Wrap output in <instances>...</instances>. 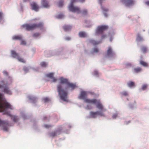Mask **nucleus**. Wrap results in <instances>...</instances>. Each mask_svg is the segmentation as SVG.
Returning a JSON list of instances; mask_svg holds the SVG:
<instances>
[{
	"label": "nucleus",
	"mask_w": 149,
	"mask_h": 149,
	"mask_svg": "<svg viewBox=\"0 0 149 149\" xmlns=\"http://www.w3.org/2000/svg\"><path fill=\"white\" fill-rule=\"evenodd\" d=\"M67 89V88H66L65 89L63 88L61 84H58L57 86V90L60 98L63 101L65 102H68L67 98L68 93L66 91Z\"/></svg>",
	"instance_id": "obj_2"
},
{
	"label": "nucleus",
	"mask_w": 149,
	"mask_h": 149,
	"mask_svg": "<svg viewBox=\"0 0 149 149\" xmlns=\"http://www.w3.org/2000/svg\"><path fill=\"white\" fill-rule=\"evenodd\" d=\"M140 64L145 67H147L148 66V64L144 61L141 60L139 61Z\"/></svg>",
	"instance_id": "obj_22"
},
{
	"label": "nucleus",
	"mask_w": 149,
	"mask_h": 149,
	"mask_svg": "<svg viewBox=\"0 0 149 149\" xmlns=\"http://www.w3.org/2000/svg\"><path fill=\"white\" fill-rule=\"evenodd\" d=\"M147 87V86L146 85H144L142 86L141 89L142 90H144Z\"/></svg>",
	"instance_id": "obj_39"
},
{
	"label": "nucleus",
	"mask_w": 149,
	"mask_h": 149,
	"mask_svg": "<svg viewBox=\"0 0 149 149\" xmlns=\"http://www.w3.org/2000/svg\"><path fill=\"white\" fill-rule=\"evenodd\" d=\"M108 28V26L106 25H104L98 26L96 30V34L97 35L102 34L103 31L107 30Z\"/></svg>",
	"instance_id": "obj_7"
},
{
	"label": "nucleus",
	"mask_w": 149,
	"mask_h": 149,
	"mask_svg": "<svg viewBox=\"0 0 149 149\" xmlns=\"http://www.w3.org/2000/svg\"><path fill=\"white\" fill-rule=\"evenodd\" d=\"M33 100H36V98H34V97H33ZM31 100H33V98H32V99H31Z\"/></svg>",
	"instance_id": "obj_50"
},
{
	"label": "nucleus",
	"mask_w": 149,
	"mask_h": 149,
	"mask_svg": "<svg viewBox=\"0 0 149 149\" xmlns=\"http://www.w3.org/2000/svg\"><path fill=\"white\" fill-rule=\"evenodd\" d=\"M98 72L97 71H94V74L95 75H97L98 74Z\"/></svg>",
	"instance_id": "obj_47"
},
{
	"label": "nucleus",
	"mask_w": 149,
	"mask_h": 149,
	"mask_svg": "<svg viewBox=\"0 0 149 149\" xmlns=\"http://www.w3.org/2000/svg\"><path fill=\"white\" fill-rule=\"evenodd\" d=\"M45 127L46 128H49L52 127V126L50 125H48L47 124H45L44 125Z\"/></svg>",
	"instance_id": "obj_38"
},
{
	"label": "nucleus",
	"mask_w": 149,
	"mask_h": 149,
	"mask_svg": "<svg viewBox=\"0 0 149 149\" xmlns=\"http://www.w3.org/2000/svg\"><path fill=\"white\" fill-rule=\"evenodd\" d=\"M115 55V53L110 47H108L107 52V56L109 57H113Z\"/></svg>",
	"instance_id": "obj_11"
},
{
	"label": "nucleus",
	"mask_w": 149,
	"mask_h": 149,
	"mask_svg": "<svg viewBox=\"0 0 149 149\" xmlns=\"http://www.w3.org/2000/svg\"><path fill=\"white\" fill-rule=\"evenodd\" d=\"M11 54L12 56L15 58H17L19 56V54L14 50L11 51Z\"/></svg>",
	"instance_id": "obj_17"
},
{
	"label": "nucleus",
	"mask_w": 149,
	"mask_h": 149,
	"mask_svg": "<svg viewBox=\"0 0 149 149\" xmlns=\"http://www.w3.org/2000/svg\"><path fill=\"white\" fill-rule=\"evenodd\" d=\"M86 103H91L93 104H97L96 107L101 111H105L106 109L104 107L102 104L100 102V100H97L96 99H86L85 100Z\"/></svg>",
	"instance_id": "obj_4"
},
{
	"label": "nucleus",
	"mask_w": 149,
	"mask_h": 149,
	"mask_svg": "<svg viewBox=\"0 0 149 149\" xmlns=\"http://www.w3.org/2000/svg\"><path fill=\"white\" fill-rule=\"evenodd\" d=\"M100 0V1H102V0Z\"/></svg>",
	"instance_id": "obj_55"
},
{
	"label": "nucleus",
	"mask_w": 149,
	"mask_h": 149,
	"mask_svg": "<svg viewBox=\"0 0 149 149\" xmlns=\"http://www.w3.org/2000/svg\"><path fill=\"white\" fill-rule=\"evenodd\" d=\"M60 83L62 84H65L67 85L68 82V80L63 78V77H61L59 79Z\"/></svg>",
	"instance_id": "obj_15"
},
{
	"label": "nucleus",
	"mask_w": 149,
	"mask_h": 149,
	"mask_svg": "<svg viewBox=\"0 0 149 149\" xmlns=\"http://www.w3.org/2000/svg\"><path fill=\"white\" fill-rule=\"evenodd\" d=\"M43 26V24L40 22L38 24H26L22 25L23 28H25L27 31H30L33 30L37 28H41Z\"/></svg>",
	"instance_id": "obj_5"
},
{
	"label": "nucleus",
	"mask_w": 149,
	"mask_h": 149,
	"mask_svg": "<svg viewBox=\"0 0 149 149\" xmlns=\"http://www.w3.org/2000/svg\"><path fill=\"white\" fill-rule=\"evenodd\" d=\"M43 100L44 102H46L49 101L50 100L47 97H45L43 99Z\"/></svg>",
	"instance_id": "obj_32"
},
{
	"label": "nucleus",
	"mask_w": 149,
	"mask_h": 149,
	"mask_svg": "<svg viewBox=\"0 0 149 149\" xmlns=\"http://www.w3.org/2000/svg\"><path fill=\"white\" fill-rule=\"evenodd\" d=\"M90 116L92 118H96L98 116H105V115L101 111H96L94 112L93 111H91L90 113Z\"/></svg>",
	"instance_id": "obj_8"
},
{
	"label": "nucleus",
	"mask_w": 149,
	"mask_h": 149,
	"mask_svg": "<svg viewBox=\"0 0 149 149\" xmlns=\"http://www.w3.org/2000/svg\"><path fill=\"white\" fill-rule=\"evenodd\" d=\"M108 9H106V10H105V11H108Z\"/></svg>",
	"instance_id": "obj_54"
},
{
	"label": "nucleus",
	"mask_w": 149,
	"mask_h": 149,
	"mask_svg": "<svg viewBox=\"0 0 149 149\" xmlns=\"http://www.w3.org/2000/svg\"><path fill=\"white\" fill-rule=\"evenodd\" d=\"M26 42L25 41L23 40H21V45H26Z\"/></svg>",
	"instance_id": "obj_40"
},
{
	"label": "nucleus",
	"mask_w": 149,
	"mask_h": 149,
	"mask_svg": "<svg viewBox=\"0 0 149 149\" xmlns=\"http://www.w3.org/2000/svg\"><path fill=\"white\" fill-rule=\"evenodd\" d=\"M24 70L25 71H26V68H24Z\"/></svg>",
	"instance_id": "obj_51"
},
{
	"label": "nucleus",
	"mask_w": 149,
	"mask_h": 149,
	"mask_svg": "<svg viewBox=\"0 0 149 149\" xmlns=\"http://www.w3.org/2000/svg\"><path fill=\"white\" fill-rule=\"evenodd\" d=\"M66 86L68 87L71 88L72 90L74 89L76 86L75 84L72 83H70L69 81Z\"/></svg>",
	"instance_id": "obj_16"
},
{
	"label": "nucleus",
	"mask_w": 149,
	"mask_h": 149,
	"mask_svg": "<svg viewBox=\"0 0 149 149\" xmlns=\"http://www.w3.org/2000/svg\"><path fill=\"white\" fill-rule=\"evenodd\" d=\"M85 0H71L70 4L69 6V10L73 13H76L78 14L81 13L80 8L77 6H73V3L75 2L79 1L80 3H83Z\"/></svg>",
	"instance_id": "obj_3"
},
{
	"label": "nucleus",
	"mask_w": 149,
	"mask_h": 149,
	"mask_svg": "<svg viewBox=\"0 0 149 149\" xmlns=\"http://www.w3.org/2000/svg\"><path fill=\"white\" fill-rule=\"evenodd\" d=\"M79 37L81 38H85L87 37L86 34L84 32L80 31L79 33Z\"/></svg>",
	"instance_id": "obj_18"
},
{
	"label": "nucleus",
	"mask_w": 149,
	"mask_h": 149,
	"mask_svg": "<svg viewBox=\"0 0 149 149\" xmlns=\"http://www.w3.org/2000/svg\"><path fill=\"white\" fill-rule=\"evenodd\" d=\"M60 132V131H56L52 132L50 134V136L54 137L57 135L58 132Z\"/></svg>",
	"instance_id": "obj_24"
},
{
	"label": "nucleus",
	"mask_w": 149,
	"mask_h": 149,
	"mask_svg": "<svg viewBox=\"0 0 149 149\" xmlns=\"http://www.w3.org/2000/svg\"><path fill=\"white\" fill-rule=\"evenodd\" d=\"M142 71V69L140 67L134 68V72L136 73H138Z\"/></svg>",
	"instance_id": "obj_23"
},
{
	"label": "nucleus",
	"mask_w": 149,
	"mask_h": 149,
	"mask_svg": "<svg viewBox=\"0 0 149 149\" xmlns=\"http://www.w3.org/2000/svg\"><path fill=\"white\" fill-rule=\"evenodd\" d=\"M117 115L116 114H114L113 115L112 117L113 119H115L117 117Z\"/></svg>",
	"instance_id": "obj_45"
},
{
	"label": "nucleus",
	"mask_w": 149,
	"mask_h": 149,
	"mask_svg": "<svg viewBox=\"0 0 149 149\" xmlns=\"http://www.w3.org/2000/svg\"><path fill=\"white\" fill-rule=\"evenodd\" d=\"M87 13V11L86 9H84L83 10L82 12V14L83 15H86Z\"/></svg>",
	"instance_id": "obj_37"
},
{
	"label": "nucleus",
	"mask_w": 149,
	"mask_h": 149,
	"mask_svg": "<svg viewBox=\"0 0 149 149\" xmlns=\"http://www.w3.org/2000/svg\"><path fill=\"white\" fill-rule=\"evenodd\" d=\"M41 4L42 6L45 8H47L50 6L49 2L47 0H42Z\"/></svg>",
	"instance_id": "obj_12"
},
{
	"label": "nucleus",
	"mask_w": 149,
	"mask_h": 149,
	"mask_svg": "<svg viewBox=\"0 0 149 149\" xmlns=\"http://www.w3.org/2000/svg\"><path fill=\"white\" fill-rule=\"evenodd\" d=\"M52 79H53V82H55L57 81V79L54 77H53Z\"/></svg>",
	"instance_id": "obj_46"
},
{
	"label": "nucleus",
	"mask_w": 149,
	"mask_h": 149,
	"mask_svg": "<svg viewBox=\"0 0 149 149\" xmlns=\"http://www.w3.org/2000/svg\"><path fill=\"white\" fill-rule=\"evenodd\" d=\"M90 43L92 44L93 45H95L99 44L100 42H97L93 40H89Z\"/></svg>",
	"instance_id": "obj_20"
},
{
	"label": "nucleus",
	"mask_w": 149,
	"mask_h": 149,
	"mask_svg": "<svg viewBox=\"0 0 149 149\" xmlns=\"http://www.w3.org/2000/svg\"><path fill=\"white\" fill-rule=\"evenodd\" d=\"M122 2L125 3L127 6L132 5L134 3L133 0H122Z\"/></svg>",
	"instance_id": "obj_13"
},
{
	"label": "nucleus",
	"mask_w": 149,
	"mask_h": 149,
	"mask_svg": "<svg viewBox=\"0 0 149 149\" xmlns=\"http://www.w3.org/2000/svg\"><path fill=\"white\" fill-rule=\"evenodd\" d=\"M40 34L38 33H34L33 35V37H37L39 36Z\"/></svg>",
	"instance_id": "obj_33"
},
{
	"label": "nucleus",
	"mask_w": 149,
	"mask_h": 149,
	"mask_svg": "<svg viewBox=\"0 0 149 149\" xmlns=\"http://www.w3.org/2000/svg\"><path fill=\"white\" fill-rule=\"evenodd\" d=\"M146 3L147 5L149 6V1L146 2Z\"/></svg>",
	"instance_id": "obj_49"
},
{
	"label": "nucleus",
	"mask_w": 149,
	"mask_h": 149,
	"mask_svg": "<svg viewBox=\"0 0 149 149\" xmlns=\"http://www.w3.org/2000/svg\"><path fill=\"white\" fill-rule=\"evenodd\" d=\"M63 14H60L58 15L57 16V18H61L63 17Z\"/></svg>",
	"instance_id": "obj_41"
},
{
	"label": "nucleus",
	"mask_w": 149,
	"mask_h": 149,
	"mask_svg": "<svg viewBox=\"0 0 149 149\" xmlns=\"http://www.w3.org/2000/svg\"><path fill=\"white\" fill-rule=\"evenodd\" d=\"M141 49L142 52L143 53L146 52L147 51V48L144 46H142L141 47Z\"/></svg>",
	"instance_id": "obj_25"
},
{
	"label": "nucleus",
	"mask_w": 149,
	"mask_h": 149,
	"mask_svg": "<svg viewBox=\"0 0 149 149\" xmlns=\"http://www.w3.org/2000/svg\"><path fill=\"white\" fill-rule=\"evenodd\" d=\"M8 109L12 110L13 108L12 106L8 102H3V95L0 93V112H4L5 114L9 116L14 122H17L18 120L17 117L10 114V112L7 111Z\"/></svg>",
	"instance_id": "obj_1"
},
{
	"label": "nucleus",
	"mask_w": 149,
	"mask_h": 149,
	"mask_svg": "<svg viewBox=\"0 0 149 149\" xmlns=\"http://www.w3.org/2000/svg\"><path fill=\"white\" fill-rule=\"evenodd\" d=\"M47 63L45 62H41L40 63L41 66L43 67H45L47 65Z\"/></svg>",
	"instance_id": "obj_30"
},
{
	"label": "nucleus",
	"mask_w": 149,
	"mask_h": 149,
	"mask_svg": "<svg viewBox=\"0 0 149 149\" xmlns=\"http://www.w3.org/2000/svg\"><path fill=\"white\" fill-rule=\"evenodd\" d=\"M104 15L106 17H107V15H106V14H104Z\"/></svg>",
	"instance_id": "obj_53"
},
{
	"label": "nucleus",
	"mask_w": 149,
	"mask_h": 149,
	"mask_svg": "<svg viewBox=\"0 0 149 149\" xmlns=\"http://www.w3.org/2000/svg\"><path fill=\"white\" fill-rule=\"evenodd\" d=\"M126 67L127 68L128 67H130L131 66V64L130 63H127L125 65Z\"/></svg>",
	"instance_id": "obj_42"
},
{
	"label": "nucleus",
	"mask_w": 149,
	"mask_h": 149,
	"mask_svg": "<svg viewBox=\"0 0 149 149\" xmlns=\"http://www.w3.org/2000/svg\"><path fill=\"white\" fill-rule=\"evenodd\" d=\"M106 38V36L105 35H102L101 36V39H103L105 38Z\"/></svg>",
	"instance_id": "obj_44"
},
{
	"label": "nucleus",
	"mask_w": 149,
	"mask_h": 149,
	"mask_svg": "<svg viewBox=\"0 0 149 149\" xmlns=\"http://www.w3.org/2000/svg\"><path fill=\"white\" fill-rule=\"evenodd\" d=\"M93 53H97L99 52V49L96 48H95L93 49Z\"/></svg>",
	"instance_id": "obj_35"
},
{
	"label": "nucleus",
	"mask_w": 149,
	"mask_h": 149,
	"mask_svg": "<svg viewBox=\"0 0 149 149\" xmlns=\"http://www.w3.org/2000/svg\"><path fill=\"white\" fill-rule=\"evenodd\" d=\"M32 9L36 11H38L39 8V7L36 3L33 2L31 4Z\"/></svg>",
	"instance_id": "obj_14"
},
{
	"label": "nucleus",
	"mask_w": 149,
	"mask_h": 149,
	"mask_svg": "<svg viewBox=\"0 0 149 149\" xmlns=\"http://www.w3.org/2000/svg\"><path fill=\"white\" fill-rule=\"evenodd\" d=\"M3 74L5 75H8V72L6 71H4L3 72Z\"/></svg>",
	"instance_id": "obj_43"
},
{
	"label": "nucleus",
	"mask_w": 149,
	"mask_h": 149,
	"mask_svg": "<svg viewBox=\"0 0 149 149\" xmlns=\"http://www.w3.org/2000/svg\"><path fill=\"white\" fill-rule=\"evenodd\" d=\"M46 118V117H45L44 118V120H45V119Z\"/></svg>",
	"instance_id": "obj_52"
},
{
	"label": "nucleus",
	"mask_w": 149,
	"mask_h": 149,
	"mask_svg": "<svg viewBox=\"0 0 149 149\" xmlns=\"http://www.w3.org/2000/svg\"><path fill=\"white\" fill-rule=\"evenodd\" d=\"M64 30L65 31H68L70 30L71 29V27L69 25H65L63 27Z\"/></svg>",
	"instance_id": "obj_21"
},
{
	"label": "nucleus",
	"mask_w": 149,
	"mask_h": 149,
	"mask_svg": "<svg viewBox=\"0 0 149 149\" xmlns=\"http://www.w3.org/2000/svg\"><path fill=\"white\" fill-rule=\"evenodd\" d=\"M87 95L86 92L84 91H81L80 94L79 98V99H82L84 100V102L86 103L85 100L86 99H89L86 98Z\"/></svg>",
	"instance_id": "obj_10"
},
{
	"label": "nucleus",
	"mask_w": 149,
	"mask_h": 149,
	"mask_svg": "<svg viewBox=\"0 0 149 149\" xmlns=\"http://www.w3.org/2000/svg\"><path fill=\"white\" fill-rule=\"evenodd\" d=\"M86 108L87 109H91V107L90 108H89V106L88 105H87L86 107Z\"/></svg>",
	"instance_id": "obj_48"
},
{
	"label": "nucleus",
	"mask_w": 149,
	"mask_h": 149,
	"mask_svg": "<svg viewBox=\"0 0 149 149\" xmlns=\"http://www.w3.org/2000/svg\"><path fill=\"white\" fill-rule=\"evenodd\" d=\"M128 86L129 87H132L134 86V82L130 81L127 83Z\"/></svg>",
	"instance_id": "obj_28"
},
{
	"label": "nucleus",
	"mask_w": 149,
	"mask_h": 149,
	"mask_svg": "<svg viewBox=\"0 0 149 149\" xmlns=\"http://www.w3.org/2000/svg\"><path fill=\"white\" fill-rule=\"evenodd\" d=\"M3 13L2 11H0V21L2 19Z\"/></svg>",
	"instance_id": "obj_36"
},
{
	"label": "nucleus",
	"mask_w": 149,
	"mask_h": 149,
	"mask_svg": "<svg viewBox=\"0 0 149 149\" xmlns=\"http://www.w3.org/2000/svg\"><path fill=\"white\" fill-rule=\"evenodd\" d=\"M8 123L4 121H2L0 119V127L1 129L4 131H7L8 130L7 126Z\"/></svg>",
	"instance_id": "obj_9"
},
{
	"label": "nucleus",
	"mask_w": 149,
	"mask_h": 149,
	"mask_svg": "<svg viewBox=\"0 0 149 149\" xmlns=\"http://www.w3.org/2000/svg\"><path fill=\"white\" fill-rule=\"evenodd\" d=\"M13 39L14 40H21L22 37L21 36H14L13 37Z\"/></svg>",
	"instance_id": "obj_19"
},
{
	"label": "nucleus",
	"mask_w": 149,
	"mask_h": 149,
	"mask_svg": "<svg viewBox=\"0 0 149 149\" xmlns=\"http://www.w3.org/2000/svg\"><path fill=\"white\" fill-rule=\"evenodd\" d=\"M121 93L122 95L125 96H127L128 95L126 91L123 92H122Z\"/></svg>",
	"instance_id": "obj_34"
},
{
	"label": "nucleus",
	"mask_w": 149,
	"mask_h": 149,
	"mask_svg": "<svg viewBox=\"0 0 149 149\" xmlns=\"http://www.w3.org/2000/svg\"><path fill=\"white\" fill-rule=\"evenodd\" d=\"M17 59L19 61L23 63H25V61L24 60L23 58H20L19 56L18 57H17Z\"/></svg>",
	"instance_id": "obj_31"
},
{
	"label": "nucleus",
	"mask_w": 149,
	"mask_h": 149,
	"mask_svg": "<svg viewBox=\"0 0 149 149\" xmlns=\"http://www.w3.org/2000/svg\"><path fill=\"white\" fill-rule=\"evenodd\" d=\"M1 83L3 85H1L0 84V88H3L2 91L5 93L9 95H11L12 94L10 90L7 85V84H4V81H1Z\"/></svg>",
	"instance_id": "obj_6"
},
{
	"label": "nucleus",
	"mask_w": 149,
	"mask_h": 149,
	"mask_svg": "<svg viewBox=\"0 0 149 149\" xmlns=\"http://www.w3.org/2000/svg\"><path fill=\"white\" fill-rule=\"evenodd\" d=\"M136 40L138 41H141L143 40V38L139 34H138L137 35Z\"/></svg>",
	"instance_id": "obj_27"
},
{
	"label": "nucleus",
	"mask_w": 149,
	"mask_h": 149,
	"mask_svg": "<svg viewBox=\"0 0 149 149\" xmlns=\"http://www.w3.org/2000/svg\"><path fill=\"white\" fill-rule=\"evenodd\" d=\"M47 77L49 78L50 79H52L54 76V74L53 73H50L47 74L46 75Z\"/></svg>",
	"instance_id": "obj_26"
},
{
	"label": "nucleus",
	"mask_w": 149,
	"mask_h": 149,
	"mask_svg": "<svg viewBox=\"0 0 149 149\" xmlns=\"http://www.w3.org/2000/svg\"><path fill=\"white\" fill-rule=\"evenodd\" d=\"M63 5V1L60 0L58 3V6L59 7H62Z\"/></svg>",
	"instance_id": "obj_29"
}]
</instances>
